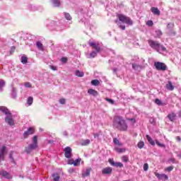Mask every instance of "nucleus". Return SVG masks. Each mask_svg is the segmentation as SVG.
Returning <instances> with one entry per match:
<instances>
[{"label":"nucleus","instance_id":"de8ad7c7","mask_svg":"<svg viewBox=\"0 0 181 181\" xmlns=\"http://www.w3.org/2000/svg\"><path fill=\"white\" fill-rule=\"evenodd\" d=\"M59 103H60V104H62V105L66 104V99H64V98L60 99Z\"/></svg>","mask_w":181,"mask_h":181},{"label":"nucleus","instance_id":"ddd939ff","mask_svg":"<svg viewBox=\"0 0 181 181\" xmlns=\"http://www.w3.org/2000/svg\"><path fill=\"white\" fill-rule=\"evenodd\" d=\"M103 175H111L112 173V168L107 167L103 169Z\"/></svg>","mask_w":181,"mask_h":181},{"label":"nucleus","instance_id":"2eb2a0df","mask_svg":"<svg viewBox=\"0 0 181 181\" xmlns=\"http://www.w3.org/2000/svg\"><path fill=\"white\" fill-rule=\"evenodd\" d=\"M151 11L152 13H153V15H157L158 16H159V15H160V11H159V9L156 7H152L151 8Z\"/></svg>","mask_w":181,"mask_h":181},{"label":"nucleus","instance_id":"423d86ee","mask_svg":"<svg viewBox=\"0 0 181 181\" xmlns=\"http://www.w3.org/2000/svg\"><path fill=\"white\" fill-rule=\"evenodd\" d=\"M89 46H90L92 49H95L97 53H100V52H101V47L98 42H89Z\"/></svg>","mask_w":181,"mask_h":181},{"label":"nucleus","instance_id":"680f3d73","mask_svg":"<svg viewBox=\"0 0 181 181\" xmlns=\"http://www.w3.org/2000/svg\"><path fill=\"white\" fill-rule=\"evenodd\" d=\"M179 158H181V153L178 155Z\"/></svg>","mask_w":181,"mask_h":181},{"label":"nucleus","instance_id":"052dcab7","mask_svg":"<svg viewBox=\"0 0 181 181\" xmlns=\"http://www.w3.org/2000/svg\"><path fill=\"white\" fill-rule=\"evenodd\" d=\"M114 73H117V69H113Z\"/></svg>","mask_w":181,"mask_h":181},{"label":"nucleus","instance_id":"f704fd0d","mask_svg":"<svg viewBox=\"0 0 181 181\" xmlns=\"http://www.w3.org/2000/svg\"><path fill=\"white\" fill-rule=\"evenodd\" d=\"M156 145H158V146H160V148H165V144H161L158 140H156Z\"/></svg>","mask_w":181,"mask_h":181},{"label":"nucleus","instance_id":"37998d69","mask_svg":"<svg viewBox=\"0 0 181 181\" xmlns=\"http://www.w3.org/2000/svg\"><path fill=\"white\" fill-rule=\"evenodd\" d=\"M109 163L112 165V166H115V161H114V160L112 159H109L108 160Z\"/></svg>","mask_w":181,"mask_h":181},{"label":"nucleus","instance_id":"f257e3e1","mask_svg":"<svg viewBox=\"0 0 181 181\" xmlns=\"http://www.w3.org/2000/svg\"><path fill=\"white\" fill-rule=\"evenodd\" d=\"M116 16L117 19L115 20V23H117L118 28L122 29V30H125L126 29L125 25L122 23H125L129 26H132V25H134L132 19L122 13H117Z\"/></svg>","mask_w":181,"mask_h":181},{"label":"nucleus","instance_id":"7c9ffc66","mask_svg":"<svg viewBox=\"0 0 181 181\" xmlns=\"http://www.w3.org/2000/svg\"><path fill=\"white\" fill-rule=\"evenodd\" d=\"M64 16L66 21H71V16L69 13H64Z\"/></svg>","mask_w":181,"mask_h":181},{"label":"nucleus","instance_id":"603ef678","mask_svg":"<svg viewBox=\"0 0 181 181\" xmlns=\"http://www.w3.org/2000/svg\"><path fill=\"white\" fill-rule=\"evenodd\" d=\"M156 33H158L159 35V36H162V35H163L162 31L160 30H157Z\"/></svg>","mask_w":181,"mask_h":181},{"label":"nucleus","instance_id":"dca6fc26","mask_svg":"<svg viewBox=\"0 0 181 181\" xmlns=\"http://www.w3.org/2000/svg\"><path fill=\"white\" fill-rule=\"evenodd\" d=\"M166 88L170 91H173L175 90V86L172 84V81H168V84H166Z\"/></svg>","mask_w":181,"mask_h":181},{"label":"nucleus","instance_id":"f8f14e48","mask_svg":"<svg viewBox=\"0 0 181 181\" xmlns=\"http://www.w3.org/2000/svg\"><path fill=\"white\" fill-rule=\"evenodd\" d=\"M155 176H156L159 180H163V179L168 180L169 179V177H168L166 174H159L158 173H155Z\"/></svg>","mask_w":181,"mask_h":181},{"label":"nucleus","instance_id":"b1692460","mask_svg":"<svg viewBox=\"0 0 181 181\" xmlns=\"http://www.w3.org/2000/svg\"><path fill=\"white\" fill-rule=\"evenodd\" d=\"M81 145L82 146H87L88 145H90V139L83 140L81 142Z\"/></svg>","mask_w":181,"mask_h":181},{"label":"nucleus","instance_id":"72a5a7b5","mask_svg":"<svg viewBox=\"0 0 181 181\" xmlns=\"http://www.w3.org/2000/svg\"><path fill=\"white\" fill-rule=\"evenodd\" d=\"M9 158L11 159V162H12V163H13V162H15V160L13 159V151L10 152Z\"/></svg>","mask_w":181,"mask_h":181},{"label":"nucleus","instance_id":"4468645a","mask_svg":"<svg viewBox=\"0 0 181 181\" xmlns=\"http://www.w3.org/2000/svg\"><path fill=\"white\" fill-rule=\"evenodd\" d=\"M88 93L90 94V95H93V97H97V95H98V91L93 88L88 89Z\"/></svg>","mask_w":181,"mask_h":181},{"label":"nucleus","instance_id":"4d7b16f0","mask_svg":"<svg viewBox=\"0 0 181 181\" xmlns=\"http://www.w3.org/2000/svg\"><path fill=\"white\" fill-rule=\"evenodd\" d=\"M176 139H177V141H178V142H180V141H181V138H180V136H177L176 137Z\"/></svg>","mask_w":181,"mask_h":181},{"label":"nucleus","instance_id":"8fccbe9b","mask_svg":"<svg viewBox=\"0 0 181 181\" xmlns=\"http://www.w3.org/2000/svg\"><path fill=\"white\" fill-rule=\"evenodd\" d=\"M105 100L106 101H108V103H110V104H114V100H112V99L107 98Z\"/></svg>","mask_w":181,"mask_h":181},{"label":"nucleus","instance_id":"13d9d810","mask_svg":"<svg viewBox=\"0 0 181 181\" xmlns=\"http://www.w3.org/2000/svg\"><path fill=\"white\" fill-rule=\"evenodd\" d=\"M129 121H133L134 122H135V119L134 118H131V119H128Z\"/></svg>","mask_w":181,"mask_h":181},{"label":"nucleus","instance_id":"09e8293b","mask_svg":"<svg viewBox=\"0 0 181 181\" xmlns=\"http://www.w3.org/2000/svg\"><path fill=\"white\" fill-rule=\"evenodd\" d=\"M67 57H62L61 59V61L62 62V63H67Z\"/></svg>","mask_w":181,"mask_h":181},{"label":"nucleus","instance_id":"a19ab883","mask_svg":"<svg viewBox=\"0 0 181 181\" xmlns=\"http://www.w3.org/2000/svg\"><path fill=\"white\" fill-rule=\"evenodd\" d=\"M25 87H27L28 88H31L32 87V83H30V82H26L24 84Z\"/></svg>","mask_w":181,"mask_h":181},{"label":"nucleus","instance_id":"a18cd8bd","mask_svg":"<svg viewBox=\"0 0 181 181\" xmlns=\"http://www.w3.org/2000/svg\"><path fill=\"white\" fill-rule=\"evenodd\" d=\"M148 169H149V165H148V163H145L144 165V170L146 171L148 170Z\"/></svg>","mask_w":181,"mask_h":181},{"label":"nucleus","instance_id":"79ce46f5","mask_svg":"<svg viewBox=\"0 0 181 181\" xmlns=\"http://www.w3.org/2000/svg\"><path fill=\"white\" fill-rule=\"evenodd\" d=\"M155 103L156 104H157V105H162V101H160V100H159L158 98H156L155 100Z\"/></svg>","mask_w":181,"mask_h":181},{"label":"nucleus","instance_id":"9b49d317","mask_svg":"<svg viewBox=\"0 0 181 181\" xmlns=\"http://www.w3.org/2000/svg\"><path fill=\"white\" fill-rule=\"evenodd\" d=\"M0 175L1 176H3V177H6V179H12V175L4 170L0 171Z\"/></svg>","mask_w":181,"mask_h":181},{"label":"nucleus","instance_id":"bf43d9fd","mask_svg":"<svg viewBox=\"0 0 181 181\" xmlns=\"http://www.w3.org/2000/svg\"><path fill=\"white\" fill-rule=\"evenodd\" d=\"M136 64H132V68H133V69H136Z\"/></svg>","mask_w":181,"mask_h":181},{"label":"nucleus","instance_id":"6ab92c4d","mask_svg":"<svg viewBox=\"0 0 181 181\" xmlns=\"http://www.w3.org/2000/svg\"><path fill=\"white\" fill-rule=\"evenodd\" d=\"M91 173V168L86 169L85 173H82V177H87V176H90V174Z\"/></svg>","mask_w":181,"mask_h":181},{"label":"nucleus","instance_id":"49530a36","mask_svg":"<svg viewBox=\"0 0 181 181\" xmlns=\"http://www.w3.org/2000/svg\"><path fill=\"white\" fill-rule=\"evenodd\" d=\"M174 25L169 23L168 25H167V29H172V28H173Z\"/></svg>","mask_w":181,"mask_h":181},{"label":"nucleus","instance_id":"cd10ccee","mask_svg":"<svg viewBox=\"0 0 181 181\" xmlns=\"http://www.w3.org/2000/svg\"><path fill=\"white\" fill-rule=\"evenodd\" d=\"M52 1L54 4V6L55 7L60 6V0H52Z\"/></svg>","mask_w":181,"mask_h":181},{"label":"nucleus","instance_id":"0eeeda50","mask_svg":"<svg viewBox=\"0 0 181 181\" xmlns=\"http://www.w3.org/2000/svg\"><path fill=\"white\" fill-rule=\"evenodd\" d=\"M33 134H35V127H29L27 131L23 133V138L27 139L29 135H33Z\"/></svg>","mask_w":181,"mask_h":181},{"label":"nucleus","instance_id":"e433bc0d","mask_svg":"<svg viewBox=\"0 0 181 181\" xmlns=\"http://www.w3.org/2000/svg\"><path fill=\"white\" fill-rule=\"evenodd\" d=\"M115 166L116 168H123L124 167V164H122V163H115Z\"/></svg>","mask_w":181,"mask_h":181},{"label":"nucleus","instance_id":"5701e85b","mask_svg":"<svg viewBox=\"0 0 181 181\" xmlns=\"http://www.w3.org/2000/svg\"><path fill=\"white\" fill-rule=\"evenodd\" d=\"M113 143L115 145H117V146H122V143H120L119 140H118L117 138L113 139Z\"/></svg>","mask_w":181,"mask_h":181},{"label":"nucleus","instance_id":"6e6552de","mask_svg":"<svg viewBox=\"0 0 181 181\" xmlns=\"http://www.w3.org/2000/svg\"><path fill=\"white\" fill-rule=\"evenodd\" d=\"M5 122H6V124H9L11 127L15 125V120H13V118L12 117V114L8 115V116L5 117Z\"/></svg>","mask_w":181,"mask_h":181},{"label":"nucleus","instance_id":"c756f323","mask_svg":"<svg viewBox=\"0 0 181 181\" xmlns=\"http://www.w3.org/2000/svg\"><path fill=\"white\" fill-rule=\"evenodd\" d=\"M98 53V52H97L96 51H92L90 54V59H94V57H96Z\"/></svg>","mask_w":181,"mask_h":181},{"label":"nucleus","instance_id":"5fc2aeb1","mask_svg":"<svg viewBox=\"0 0 181 181\" xmlns=\"http://www.w3.org/2000/svg\"><path fill=\"white\" fill-rule=\"evenodd\" d=\"M49 67L50 69H52V70H54V71L57 70L56 66H50Z\"/></svg>","mask_w":181,"mask_h":181},{"label":"nucleus","instance_id":"aec40b11","mask_svg":"<svg viewBox=\"0 0 181 181\" xmlns=\"http://www.w3.org/2000/svg\"><path fill=\"white\" fill-rule=\"evenodd\" d=\"M146 138L147 139V141H148L149 144L152 145V146H155V141H153V139H152V138L151 136H149V135H146Z\"/></svg>","mask_w":181,"mask_h":181},{"label":"nucleus","instance_id":"7ed1b4c3","mask_svg":"<svg viewBox=\"0 0 181 181\" xmlns=\"http://www.w3.org/2000/svg\"><path fill=\"white\" fill-rule=\"evenodd\" d=\"M33 144H30L28 146L25 147V152L27 153H30L32 151L37 148V136H34L33 138Z\"/></svg>","mask_w":181,"mask_h":181},{"label":"nucleus","instance_id":"393cba45","mask_svg":"<svg viewBox=\"0 0 181 181\" xmlns=\"http://www.w3.org/2000/svg\"><path fill=\"white\" fill-rule=\"evenodd\" d=\"M21 63L23 64H26L28 63V57H25V56L21 57Z\"/></svg>","mask_w":181,"mask_h":181},{"label":"nucleus","instance_id":"a878e982","mask_svg":"<svg viewBox=\"0 0 181 181\" xmlns=\"http://www.w3.org/2000/svg\"><path fill=\"white\" fill-rule=\"evenodd\" d=\"M92 86H99L100 85V81L98 79H93L91 81Z\"/></svg>","mask_w":181,"mask_h":181},{"label":"nucleus","instance_id":"bb28decb","mask_svg":"<svg viewBox=\"0 0 181 181\" xmlns=\"http://www.w3.org/2000/svg\"><path fill=\"white\" fill-rule=\"evenodd\" d=\"M27 104H28V105H32V104H33V97L32 96L28 97L27 100Z\"/></svg>","mask_w":181,"mask_h":181},{"label":"nucleus","instance_id":"f03ea898","mask_svg":"<svg viewBox=\"0 0 181 181\" xmlns=\"http://www.w3.org/2000/svg\"><path fill=\"white\" fill-rule=\"evenodd\" d=\"M112 127L115 129H117V131H121L122 132L128 131V124H127V122L123 117L119 115L114 117Z\"/></svg>","mask_w":181,"mask_h":181},{"label":"nucleus","instance_id":"39448f33","mask_svg":"<svg viewBox=\"0 0 181 181\" xmlns=\"http://www.w3.org/2000/svg\"><path fill=\"white\" fill-rule=\"evenodd\" d=\"M149 46L152 48L154 49L158 52V49L160 47V44L158 41H155L153 40H148Z\"/></svg>","mask_w":181,"mask_h":181},{"label":"nucleus","instance_id":"473e14b6","mask_svg":"<svg viewBox=\"0 0 181 181\" xmlns=\"http://www.w3.org/2000/svg\"><path fill=\"white\" fill-rule=\"evenodd\" d=\"M80 162H81V159H76L74 161V166H78L80 165Z\"/></svg>","mask_w":181,"mask_h":181},{"label":"nucleus","instance_id":"1a4fd4ad","mask_svg":"<svg viewBox=\"0 0 181 181\" xmlns=\"http://www.w3.org/2000/svg\"><path fill=\"white\" fill-rule=\"evenodd\" d=\"M71 148L66 146L64 149V156L65 158H67L68 159H70L71 158Z\"/></svg>","mask_w":181,"mask_h":181},{"label":"nucleus","instance_id":"c9c22d12","mask_svg":"<svg viewBox=\"0 0 181 181\" xmlns=\"http://www.w3.org/2000/svg\"><path fill=\"white\" fill-rule=\"evenodd\" d=\"M122 160H123V162L127 163L129 161V158L127 156H123L122 158Z\"/></svg>","mask_w":181,"mask_h":181},{"label":"nucleus","instance_id":"20e7f679","mask_svg":"<svg viewBox=\"0 0 181 181\" xmlns=\"http://www.w3.org/2000/svg\"><path fill=\"white\" fill-rule=\"evenodd\" d=\"M154 66L158 71H166L168 70V66L163 62H156L154 63Z\"/></svg>","mask_w":181,"mask_h":181},{"label":"nucleus","instance_id":"f3484780","mask_svg":"<svg viewBox=\"0 0 181 181\" xmlns=\"http://www.w3.org/2000/svg\"><path fill=\"white\" fill-rule=\"evenodd\" d=\"M115 151H116V152H117V153H124V152L127 151V148L115 147Z\"/></svg>","mask_w":181,"mask_h":181},{"label":"nucleus","instance_id":"a211bd4d","mask_svg":"<svg viewBox=\"0 0 181 181\" xmlns=\"http://www.w3.org/2000/svg\"><path fill=\"white\" fill-rule=\"evenodd\" d=\"M168 118L170 119V121H171L172 122H173V121H175V118H176V114H175L174 112L169 114L168 116Z\"/></svg>","mask_w":181,"mask_h":181},{"label":"nucleus","instance_id":"4c0bfd02","mask_svg":"<svg viewBox=\"0 0 181 181\" xmlns=\"http://www.w3.org/2000/svg\"><path fill=\"white\" fill-rule=\"evenodd\" d=\"M16 50V47L15 46H12L10 49L11 54L15 53V51Z\"/></svg>","mask_w":181,"mask_h":181},{"label":"nucleus","instance_id":"9d476101","mask_svg":"<svg viewBox=\"0 0 181 181\" xmlns=\"http://www.w3.org/2000/svg\"><path fill=\"white\" fill-rule=\"evenodd\" d=\"M0 111L1 112H3L4 114H5V115H6L7 117L8 115H11L12 113L11 112V111L9 110L8 108H7L5 106H0Z\"/></svg>","mask_w":181,"mask_h":181},{"label":"nucleus","instance_id":"4be33fe9","mask_svg":"<svg viewBox=\"0 0 181 181\" xmlns=\"http://www.w3.org/2000/svg\"><path fill=\"white\" fill-rule=\"evenodd\" d=\"M37 47L39 49V50H41L43 52L45 50V48L43 47V44L40 42H37Z\"/></svg>","mask_w":181,"mask_h":181},{"label":"nucleus","instance_id":"864d4df0","mask_svg":"<svg viewBox=\"0 0 181 181\" xmlns=\"http://www.w3.org/2000/svg\"><path fill=\"white\" fill-rule=\"evenodd\" d=\"M169 160H170V162H172L173 163H175L176 160L175 158H170Z\"/></svg>","mask_w":181,"mask_h":181},{"label":"nucleus","instance_id":"c03bdc74","mask_svg":"<svg viewBox=\"0 0 181 181\" xmlns=\"http://www.w3.org/2000/svg\"><path fill=\"white\" fill-rule=\"evenodd\" d=\"M165 170L167 172H172V170H173V166H169L167 168H165Z\"/></svg>","mask_w":181,"mask_h":181},{"label":"nucleus","instance_id":"c85d7f7f","mask_svg":"<svg viewBox=\"0 0 181 181\" xmlns=\"http://www.w3.org/2000/svg\"><path fill=\"white\" fill-rule=\"evenodd\" d=\"M52 177L54 179V181H59L60 180V176L57 173L53 174Z\"/></svg>","mask_w":181,"mask_h":181},{"label":"nucleus","instance_id":"ea45409f","mask_svg":"<svg viewBox=\"0 0 181 181\" xmlns=\"http://www.w3.org/2000/svg\"><path fill=\"white\" fill-rule=\"evenodd\" d=\"M146 25H147V26L152 27V26H153V21H148L146 22Z\"/></svg>","mask_w":181,"mask_h":181},{"label":"nucleus","instance_id":"3c124183","mask_svg":"<svg viewBox=\"0 0 181 181\" xmlns=\"http://www.w3.org/2000/svg\"><path fill=\"white\" fill-rule=\"evenodd\" d=\"M68 165H74V160H68Z\"/></svg>","mask_w":181,"mask_h":181},{"label":"nucleus","instance_id":"58836bf2","mask_svg":"<svg viewBox=\"0 0 181 181\" xmlns=\"http://www.w3.org/2000/svg\"><path fill=\"white\" fill-rule=\"evenodd\" d=\"M5 86V81L1 79L0 80V90L2 88V87Z\"/></svg>","mask_w":181,"mask_h":181},{"label":"nucleus","instance_id":"2f4dec72","mask_svg":"<svg viewBox=\"0 0 181 181\" xmlns=\"http://www.w3.org/2000/svg\"><path fill=\"white\" fill-rule=\"evenodd\" d=\"M137 146L139 148V149H142V148L145 146V143H144V141H139L137 144Z\"/></svg>","mask_w":181,"mask_h":181},{"label":"nucleus","instance_id":"412c9836","mask_svg":"<svg viewBox=\"0 0 181 181\" xmlns=\"http://www.w3.org/2000/svg\"><path fill=\"white\" fill-rule=\"evenodd\" d=\"M75 75L77 77H84V72L81 71L80 70H76L75 72Z\"/></svg>","mask_w":181,"mask_h":181},{"label":"nucleus","instance_id":"6e6d98bb","mask_svg":"<svg viewBox=\"0 0 181 181\" xmlns=\"http://www.w3.org/2000/svg\"><path fill=\"white\" fill-rule=\"evenodd\" d=\"M94 138H98L100 136V134H93Z\"/></svg>","mask_w":181,"mask_h":181}]
</instances>
